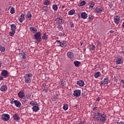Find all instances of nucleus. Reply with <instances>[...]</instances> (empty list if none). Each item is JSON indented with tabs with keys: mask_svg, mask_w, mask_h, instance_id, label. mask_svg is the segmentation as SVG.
Segmentation results:
<instances>
[{
	"mask_svg": "<svg viewBox=\"0 0 124 124\" xmlns=\"http://www.w3.org/2000/svg\"><path fill=\"white\" fill-rule=\"evenodd\" d=\"M1 119L4 122H7L10 119V115L7 114H3L1 116Z\"/></svg>",
	"mask_w": 124,
	"mask_h": 124,
	"instance_id": "20e7f679",
	"label": "nucleus"
},
{
	"mask_svg": "<svg viewBox=\"0 0 124 124\" xmlns=\"http://www.w3.org/2000/svg\"><path fill=\"white\" fill-rule=\"evenodd\" d=\"M90 50H93L94 49H95V46L94 45H90Z\"/></svg>",
	"mask_w": 124,
	"mask_h": 124,
	"instance_id": "ea45409f",
	"label": "nucleus"
},
{
	"mask_svg": "<svg viewBox=\"0 0 124 124\" xmlns=\"http://www.w3.org/2000/svg\"><path fill=\"white\" fill-rule=\"evenodd\" d=\"M96 43H97V46H100V47H101V43H100V42H99V41L97 40Z\"/></svg>",
	"mask_w": 124,
	"mask_h": 124,
	"instance_id": "a18cd8bd",
	"label": "nucleus"
},
{
	"mask_svg": "<svg viewBox=\"0 0 124 124\" xmlns=\"http://www.w3.org/2000/svg\"><path fill=\"white\" fill-rule=\"evenodd\" d=\"M101 75V74L99 72H97L94 74V77L95 78H98Z\"/></svg>",
	"mask_w": 124,
	"mask_h": 124,
	"instance_id": "393cba45",
	"label": "nucleus"
},
{
	"mask_svg": "<svg viewBox=\"0 0 124 124\" xmlns=\"http://www.w3.org/2000/svg\"><path fill=\"white\" fill-rule=\"evenodd\" d=\"M25 95V93L23 92H20L18 93V96H19L20 98H23L24 96Z\"/></svg>",
	"mask_w": 124,
	"mask_h": 124,
	"instance_id": "aec40b11",
	"label": "nucleus"
},
{
	"mask_svg": "<svg viewBox=\"0 0 124 124\" xmlns=\"http://www.w3.org/2000/svg\"><path fill=\"white\" fill-rule=\"evenodd\" d=\"M34 36L38 42H40L41 41V32H38L34 35Z\"/></svg>",
	"mask_w": 124,
	"mask_h": 124,
	"instance_id": "f03ea898",
	"label": "nucleus"
},
{
	"mask_svg": "<svg viewBox=\"0 0 124 124\" xmlns=\"http://www.w3.org/2000/svg\"><path fill=\"white\" fill-rule=\"evenodd\" d=\"M27 17L28 18H31V13L30 12L28 13Z\"/></svg>",
	"mask_w": 124,
	"mask_h": 124,
	"instance_id": "de8ad7c7",
	"label": "nucleus"
},
{
	"mask_svg": "<svg viewBox=\"0 0 124 124\" xmlns=\"http://www.w3.org/2000/svg\"><path fill=\"white\" fill-rule=\"evenodd\" d=\"M14 104L16 107H17L18 108H20V107L22 106V104H21V103H20L19 100H14Z\"/></svg>",
	"mask_w": 124,
	"mask_h": 124,
	"instance_id": "9d476101",
	"label": "nucleus"
},
{
	"mask_svg": "<svg viewBox=\"0 0 124 124\" xmlns=\"http://www.w3.org/2000/svg\"><path fill=\"white\" fill-rule=\"evenodd\" d=\"M65 7V6H64V5H63L62 6V9L64 8Z\"/></svg>",
	"mask_w": 124,
	"mask_h": 124,
	"instance_id": "338daca9",
	"label": "nucleus"
},
{
	"mask_svg": "<svg viewBox=\"0 0 124 124\" xmlns=\"http://www.w3.org/2000/svg\"><path fill=\"white\" fill-rule=\"evenodd\" d=\"M25 15H24V14H22L20 16V18H19V22L20 23H23V21H24V20L25 19Z\"/></svg>",
	"mask_w": 124,
	"mask_h": 124,
	"instance_id": "4be33fe9",
	"label": "nucleus"
},
{
	"mask_svg": "<svg viewBox=\"0 0 124 124\" xmlns=\"http://www.w3.org/2000/svg\"><path fill=\"white\" fill-rule=\"evenodd\" d=\"M100 112H97L95 113L93 115V119H95V121H99V119H100Z\"/></svg>",
	"mask_w": 124,
	"mask_h": 124,
	"instance_id": "0eeeda50",
	"label": "nucleus"
},
{
	"mask_svg": "<svg viewBox=\"0 0 124 124\" xmlns=\"http://www.w3.org/2000/svg\"><path fill=\"white\" fill-rule=\"evenodd\" d=\"M104 82H105V84H108V81H109V78H104Z\"/></svg>",
	"mask_w": 124,
	"mask_h": 124,
	"instance_id": "a19ab883",
	"label": "nucleus"
},
{
	"mask_svg": "<svg viewBox=\"0 0 124 124\" xmlns=\"http://www.w3.org/2000/svg\"><path fill=\"white\" fill-rule=\"evenodd\" d=\"M1 80H3V77H0V81H1Z\"/></svg>",
	"mask_w": 124,
	"mask_h": 124,
	"instance_id": "bf43d9fd",
	"label": "nucleus"
},
{
	"mask_svg": "<svg viewBox=\"0 0 124 124\" xmlns=\"http://www.w3.org/2000/svg\"><path fill=\"white\" fill-rule=\"evenodd\" d=\"M83 5H86V2L85 1V0L82 1L78 4V6H83Z\"/></svg>",
	"mask_w": 124,
	"mask_h": 124,
	"instance_id": "c85d7f7f",
	"label": "nucleus"
},
{
	"mask_svg": "<svg viewBox=\"0 0 124 124\" xmlns=\"http://www.w3.org/2000/svg\"><path fill=\"white\" fill-rule=\"evenodd\" d=\"M104 12V8L103 7L96 8L95 9V12L96 13H101V12Z\"/></svg>",
	"mask_w": 124,
	"mask_h": 124,
	"instance_id": "6e6552de",
	"label": "nucleus"
},
{
	"mask_svg": "<svg viewBox=\"0 0 124 124\" xmlns=\"http://www.w3.org/2000/svg\"><path fill=\"white\" fill-rule=\"evenodd\" d=\"M121 54H123L124 55V51H122L120 52Z\"/></svg>",
	"mask_w": 124,
	"mask_h": 124,
	"instance_id": "0e129e2a",
	"label": "nucleus"
},
{
	"mask_svg": "<svg viewBox=\"0 0 124 124\" xmlns=\"http://www.w3.org/2000/svg\"><path fill=\"white\" fill-rule=\"evenodd\" d=\"M78 124H86V123L85 121H83L78 123Z\"/></svg>",
	"mask_w": 124,
	"mask_h": 124,
	"instance_id": "603ef678",
	"label": "nucleus"
},
{
	"mask_svg": "<svg viewBox=\"0 0 124 124\" xmlns=\"http://www.w3.org/2000/svg\"><path fill=\"white\" fill-rule=\"evenodd\" d=\"M122 27H123V28H124V22L123 23Z\"/></svg>",
	"mask_w": 124,
	"mask_h": 124,
	"instance_id": "774afa93",
	"label": "nucleus"
},
{
	"mask_svg": "<svg viewBox=\"0 0 124 124\" xmlns=\"http://www.w3.org/2000/svg\"><path fill=\"white\" fill-rule=\"evenodd\" d=\"M77 85H79V87H84L85 85V83H84V81L82 80H80L78 81L77 82Z\"/></svg>",
	"mask_w": 124,
	"mask_h": 124,
	"instance_id": "9b49d317",
	"label": "nucleus"
},
{
	"mask_svg": "<svg viewBox=\"0 0 124 124\" xmlns=\"http://www.w3.org/2000/svg\"><path fill=\"white\" fill-rule=\"evenodd\" d=\"M77 105H75L73 107H75V108H77Z\"/></svg>",
	"mask_w": 124,
	"mask_h": 124,
	"instance_id": "69168bd1",
	"label": "nucleus"
},
{
	"mask_svg": "<svg viewBox=\"0 0 124 124\" xmlns=\"http://www.w3.org/2000/svg\"><path fill=\"white\" fill-rule=\"evenodd\" d=\"M43 39H48V35L45 33L42 37Z\"/></svg>",
	"mask_w": 124,
	"mask_h": 124,
	"instance_id": "7c9ffc66",
	"label": "nucleus"
},
{
	"mask_svg": "<svg viewBox=\"0 0 124 124\" xmlns=\"http://www.w3.org/2000/svg\"><path fill=\"white\" fill-rule=\"evenodd\" d=\"M44 92H45V93H47V92H48V88H47V87H45L44 89H43Z\"/></svg>",
	"mask_w": 124,
	"mask_h": 124,
	"instance_id": "3c124183",
	"label": "nucleus"
},
{
	"mask_svg": "<svg viewBox=\"0 0 124 124\" xmlns=\"http://www.w3.org/2000/svg\"><path fill=\"white\" fill-rule=\"evenodd\" d=\"M124 62V58L120 57L116 59V64H122Z\"/></svg>",
	"mask_w": 124,
	"mask_h": 124,
	"instance_id": "423d86ee",
	"label": "nucleus"
},
{
	"mask_svg": "<svg viewBox=\"0 0 124 124\" xmlns=\"http://www.w3.org/2000/svg\"><path fill=\"white\" fill-rule=\"evenodd\" d=\"M25 53H19V56L20 57V58H22V59H23V60H25V59H26V58H27V57H26L25 56Z\"/></svg>",
	"mask_w": 124,
	"mask_h": 124,
	"instance_id": "412c9836",
	"label": "nucleus"
},
{
	"mask_svg": "<svg viewBox=\"0 0 124 124\" xmlns=\"http://www.w3.org/2000/svg\"><path fill=\"white\" fill-rule=\"evenodd\" d=\"M1 75H2V76H4L5 77H6V76L8 75V71L5 70H3L1 73Z\"/></svg>",
	"mask_w": 124,
	"mask_h": 124,
	"instance_id": "f8f14e48",
	"label": "nucleus"
},
{
	"mask_svg": "<svg viewBox=\"0 0 124 124\" xmlns=\"http://www.w3.org/2000/svg\"><path fill=\"white\" fill-rule=\"evenodd\" d=\"M58 30H59L60 31H62L63 30V28H62V25H59L58 26Z\"/></svg>",
	"mask_w": 124,
	"mask_h": 124,
	"instance_id": "37998d69",
	"label": "nucleus"
},
{
	"mask_svg": "<svg viewBox=\"0 0 124 124\" xmlns=\"http://www.w3.org/2000/svg\"><path fill=\"white\" fill-rule=\"evenodd\" d=\"M81 18H82V19H87L88 17V15L87 14V13L83 12L81 13Z\"/></svg>",
	"mask_w": 124,
	"mask_h": 124,
	"instance_id": "dca6fc26",
	"label": "nucleus"
},
{
	"mask_svg": "<svg viewBox=\"0 0 124 124\" xmlns=\"http://www.w3.org/2000/svg\"><path fill=\"white\" fill-rule=\"evenodd\" d=\"M55 44L56 46H61V47H62V43L60 41H56Z\"/></svg>",
	"mask_w": 124,
	"mask_h": 124,
	"instance_id": "cd10ccee",
	"label": "nucleus"
},
{
	"mask_svg": "<svg viewBox=\"0 0 124 124\" xmlns=\"http://www.w3.org/2000/svg\"><path fill=\"white\" fill-rule=\"evenodd\" d=\"M52 8L53 9V10H58V6L56 4H54L52 6Z\"/></svg>",
	"mask_w": 124,
	"mask_h": 124,
	"instance_id": "4c0bfd02",
	"label": "nucleus"
},
{
	"mask_svg": "<svg viewBox=\"0 0 124 124\" xmlns=\"http://www.w3.org/2000/svg\"><path fill=\"white\" fill-rule=\"evenodd\" d=\"M15 32H16V31H14V30H12L11 31H10L9 34H10V36H13V35H14V34H15Z\"/></svg>",
	"mask_w": 124,
	"mask_h": 124,
	"instance_id": "2f4dec72",
	"label": "nucleus"
},
{
	"mask_svg": "<svg viewBox=\"0 0 124 124\" xmlns=\"http://www.w3.org/2000/svg\"><path fill=\"white\" fill-rule=\"evenodd\" d=\"M10 13L11 14H14L15 13V10L13 7L11 8Z\"/></svg>",
	"mask_w": 124,
	"mask_h": 124,
	"instance_id": "e433bc0d",
	"label": "nucleus"
},
{
	"mask_svg": "<svg viewBox=\"0 0 124 124\" xmlns=\"http://www.w3.org/2000/svg\"><path fill=\"white\" fill-rule=\"evenodd\" d=\"M73 95L76 97H79L81 95V90H76L74 91Z\"/></svg>",
	"mask_w": 124,
	"mask_h": 124,
	"instance_id": "39448f33",
	"label": "nucleus"
},
{
	"mask_svg": "<svg viewBox=\"0 0 124 124\" xmlns=\"http://www.w3.org/2000/svg\"><path fill=\"white\" fill-rule=\"evenodd\" d=\"M67 55L69 59H72V58L74 57V54H73V52L70 51L67 52Z\"/></svg>",
	"mask_w": 124,
	"mask_h": 124,
	"instance_id": "ddd939ff",
	"label": "nucleus"
},
{
	"mask_svg": "<svg viewBox=\"0 0 124 124\" xmlns=\"http://www.w3.org/2000/svg\"><path fill=\"white\" fill-rule=\"evenodd\" d=\"M93 111H95V110H97V107H95L93 108Z\"/></svg>",
	"mask_w": 124,
	"mask_h": 124,
	"instance_id": "6e6d98bb",
	"label": "nucleus"
},
{
	"mask_svg": "<svg viewBox=\"0 0 124 124\" xmlns=\"http://www.w3.org/2000/svg\"><path fill=\"white\" fill-rule=\"evenodd\" d=\"M95 5V3L93 1H90V5L89 6V9H93V6Z\"/></svg>",
	"mask_w": 124,
	"mask_h": 124,
	"instance_id": "6ab92c4d",
	"label": "nucleus"
},
{
	"mask_svg": "<svg viewBox=\"0 0 124 124\" xmlns=\"http://www.w3.org/2000/svg\"><path fill=\"white\" fill-rule=\"evenodd\" d=\"M60 35H62V36H64V34L62 33H60Z\"/></svg>",
	"mask_w": 124,
	"mask_h": 124,
	"instance_id": "13d9d810",
	"label": "nucleus"
},
{
	"mask_svg": "<svg viewBox=\"0 0 124 124\" xmlns=\"http://www.w3.org/2000/svg\"><path fill=\"white\" fill-rule=\"evenodd\" d=\"M63 109L65 110V111L67 110V109H68V105L67 104L64 105L63 107Z\"/></svg>",
	"mask_w": 124,
	"mask_h": 124,
	"instance_id": "c9c22d12",
	"label": "nucleus"
},
{
	"mask_svg": "<svg viewBox=\"0 0 124 124\" xmlns=\"http://www.w3.org/2000/svg\"><path fill=\"white\" fill-rule=\"evenodd\" d=\"M25 83H31V78H28V77H25Z\"/></svg>",
	"mask_w": 124,
	"mask_h": 124,
	"instance_id": "a878e982",
	"label": "nucleus"
},
{
	"mask_svg": "<svg viewBox=\"0 0 124 124\" xmlns=\"http://www.w3.org/2000/svg\"><path fill=\"white\" fill-rule=\"evenodd\" d=\"M55 23L56 25H62L63 24V19L61 17H57L55 20Z\"/></svg>",
	"mask_w": 124,
	"mask_h": 124,
	"instance_id": "7ed1b4c3",
	"label": "nucleus"
},
{
	"mask_svg": "<svg viewBox=\"0 0 124 124\" xmlns=\"http://www.w3.org/2000/svg\"><path fill=\"white\" fill-rule=\"evenodd\" d=\"M74 63L75 64V66H76V67H79V65L81 64V62L78 61H75L74 62Z\"/></svg>",
	"mask_w": 124,
	"mask_h": 124,
	"instance_id": "f3484780",
	"label": "nucleus"
},
{
	"mask_svg": "<svg viewBox=\"0 0 124 124\" xmlns=\"http://www.w3.org/2000/svg\"><path fill=\"white\" fill-rule=\"evenodd\" d=\"M0 50L1 52H4L5 51V48L0 46Z\"/></svg>",
	"mask_w": 124,
	"mask_h": 124,
	"instance_id": "79ce46f5",
	"label": "nucleus"
},
{
	"mask_svg": "<svg viewBox=\"0 0 124 124\" xmlns=\"http://www.w3.org/2000/svg\"><path fill=\"white\" fill-rule=\"evenodd\" d=\"M74 13H75V10L73 9L68 12V15H74Z\"/></svg>",
	"mask_w": 124,
	"mask_h": 124,
	"instance_id": "bb28decb",
	"label": "nucleus"
},
{
	"mask_svg": "<svg viewBox=\"0 0 124 124\" xmlns=\"http://www.w3.org/2000/svg\"><path fill=\"white\" fill-rule=\"evenodd\" d=\"M0 90L1 92H5V91H7V86L2 85L1 86Z\"/></svg>",
	"mask_w": 124,
	"mask_h": 124,
	"instance_id": "2eb2a0df",
	"label": "nucleus"
},
{
	"mask_svg": "<svg viewBox=\"0 0 124 124\" xmlns=\"http://www.w3.org/2000/svg\"><path fill=\"white\" fill-rule=\"evenodd\" d=\"M101 85H105V82L104 81V80H103L101 82Z\"/></svg>",
	"mask_w": 124,
	"mask_h": 124,
	"instance_id": "864d4df0",
	"label": "nucleus"
},
{
	"mask_svg": "<svg viewBox=\"0 0 124 124\" xmlns=\"http://www.w3.org/2000/svg\"><path fill=\"white\" fill-rule=\"evenodd\" d=\"M30 105H31L32 106H33V105H35V103L32 101L30 103Z\"/></svg>",
	"mask_w": 124,
	"mask_h": 124,
	"instance_id": "09e8293b",
	"label": "nucleus"
},
{
	"mask_svg": "<svg viewBox=\"0 0 124 124\" xmlns=\"http://www.w3.org/2000/svg\"><path fill=\"white\" fill-rule=\"evenodd\" d=\"M43 11H45V12H47V11L49 10V8H48L47 6H45L43 7Z\"/></svg>",
	"mask_w": 124,
	"mask_h": 124,
	"instance_id": "c756f323",
	"label": "nucleus"
},
{
	"mask_svg": "<svg viewBox=\"0 0 124 124\" xmlns=\"http://www.w3.org/2000/svg\"><path fill=\"white\" fill-rule=\"evenodd\" d=\"M120 20L121 19H120V16H116L114 17V21L115 23V24H119L120 23Z\"/></svg>",
	"mask_w": 124,
	"mask_h": 124,
	"instance_id": "1a4fd4ad",
	"label": "nucleus"
},
{
	"mask_svg": "<svg viewBox=\"0 0 124 124\" xmlns=\"http://www.w3.org/2000/svg\"><path fill=\"white\" fill-rule=\"evenodd\" d=\"M115 124H124V123L121 121L120 122H115Z\"/></svg>",
	"mask_w": 124,
	"mask_h": 124,
	"instance_id": "8fccbe9b",
	"label": "nucleus"
},
{
	"mask_svg": "<svg viewBox=\"0 0 124 124\" xmlns=\"http://www.w3.org/2000/svg\"><path fill=\"white\" fill-rule=\"evenodd\" d=\"M61 85H62V87H65V86H66L65 81L62 80L61 81Z\"/></svg>",
	"mask_w": 124,
	"mask_h": 124,
	"instance_id": "72a5a7b5",
	"label": "nucleus"
},
{
	"mask_svg": "<svg viewBox=\"0 0 124 124\" xmlns=\"http://www.w3.org/2000/svg\"><path fill=\"white\" fill-rule=\"evenodd\" d=\"M25 77H28V78H31L32 77V74L29 73L25 75Z\"/></svg>",
	"mask_w": 124,
	"mask_h": 124,
	"instance_id": "58836bf2",
	"label": "nucleus"
},
{
	"mask_svg": "<svg viewBox=\"0 0 124 124\" xmlns=\"http://www.w3.org/2000/svg\"><path fill=\"white\" fill-rule=\"evenodd\" d=\"M81 94L83 96H85V92L82 93Z\"/></svg>",
	"mask_w": 124,
	"mask_h": 124,
	"instance_id": "e2e57ef3",
	"label": "nucleus"
},
{
	"mask_svg": "<svg viewBox=\"0 0 124 124\" xmlns=\"http://www.w3.org/2000/svg\"><path fill=\"white\" fill-rule=\"evenodd\" d=\"M100 118L99 121H100L101 123H104L106 121V118H107V116H106V114H105V113H100Z\"/></svg>",
	"mask_w": 124,
	"mask_h": 124,
	"instance_id": "f257e3e1",
	"label": "nucleus"
},
{
	"mask_svg": "<svg viewBox=\"0 0 124 124\" xmlns=\"http://www.w3.org/2000/svg\"><path fill=\"white\" fill-rule=\"evenodd\" d=\"M49 3H50V0H45L44 2V4H45V5H49Z\"/></svg>",
	"mask_w": 124,
	"mask_h": 124,
	"instance_id": "473e14b6",
	"label": "nucleus"
},
{
	"mask_svg": "<svg viewBox=\"0 0 124 124\" xmlns=\"http://www.w3.org/2000/svg\"><path fill=\"white\" fill-rule=\"evenodd\" d=\"M30 30L31 32L33 33H35L36 32H37V29L36 28H34V27H30Z\"/></svg>",
	"mask_w": 124,
	"mask_h": 124,
	"instance_id": "4468645a",
	"label": "nucleus"
},
{
	"mask_svg": "<svg viewBox=\"0 0 124 124\" xmlns=\"http://www.w3.org/2000/svg\"><path fill=\"white\" fill-rule=\"evenodd\" d=\"M70 26L71 28H74V23H73V22L70 21Z\"/></svg>",
	"mask_w": 124,
	"mask_h": 124,
	"instance_id": "c03bdc74",
	"label": "nucleus"
},
{
	"mask_svg": "<svg viewBox=\"0 0 124 124\" xmlns=\"http://www.w3.org/2000/svg\"><path fill=\"white\" fill-rule=\"evenodd\" d=\"M114 31L111 30V31H109L110 33H114Z\"/></svg>",
	"mask_w": 124,
	"mask_h": 124,
	"instance_id": "4d7b16f0",
	"label": "nucleus"
},
{
	"mask_svg": "<svg viewBox=\"0 0 124 124\" xmlns=\"http://www.w3.org/2000/svg\"><path fill=\"white\" fill-rule=\"evenodd\" d=\"M88 18L89 19V20H93V16L92 15H89V17H88Z\"/></svg>",
	"mask_w": 124,
	"mask_h": 124,
	"instance_id": "49530a36",
	"label": "nucleus"
},
{
	"mask_svg": "<svg viewBox=\"0 0 124 124\" xmlns=\"http://www.w3.org/2000/svg\"><path fill=\"white\" fill-rule=\"evenodd\" d=\"M13 118L14 121H19V120H20V117L18 116V115H17V114H14Z\"/></svg>",
	"mask_w": 124,
	"mask_h": 124,
	"instance_id": "a211bd4d",
	"label": "nucleus"
},
{
	"mask_svg": "<svg viewBox=\"0 0 124 124\" xmlns=\"http://www.w3.org/2000/svg\"><path fill=\"white\" fill-rule=\"evenodd\" d=\"M32 110L33 112H37L38 110H39V107L35 106L32 107Z\"/></svg>",
	"mask_w": 124,
	"mask_h": 124,
	"instance_id": "5701e85b",
	"label": "nucleus"
},
{
	"mask_svg": "<svg viewBox=\"0 0 124 124\" xmlns=\"http://www.w3.org/2000/svg\"><path fill=\"white\" fill-rule=\"evenodd\" d=\"M10 103L11 104H13V103H14V101H11Z\"/></svg>",
	"mask_w": 124,
	"mask_h": 124,
	"instance_id": "680f3d73",
	"label": "nucleus"
},
{
	"mask_svg": "<svg viewBox=\"0 0 124 124\" xmlns=\"http://www.w3.org/2000/svg\"><path fill=\"white\" fill-rule=\"evenodd\" d=\"M99 100H100V99H99V97H98L96 98V101H99Z\"/></svg>",
	"mask_w": 124,
	"mask_h": 124,
	"instance_id": "052dcab7",
	"label": "nucleus"
},
{
	"mask_svg": "<svg viewBox=\"0 0 124 124\" xmlns=\"http://www.w3.org/2000/svg\"><path fill=\"white\" fill-rule=\"evenodd\" d=\"M17 29V27L15 25V24H12L11 26V31H15Z\"/></svg>",
	"mask_w": 124,
	"mask_h": 124,
	"instance_id": "b1692460",
	"label": "nucleus"
},
{
	"mask_svg": "<svg viewBox=\"0 0 124 124\" xmlns=\"http://www.w3.org/2000/svg\"><path fill=\"white\" fill-rule=\"evenodd\" d=\"M26 97H27V98H28L29 99V98H30V97H31V95L30 94L27 95Z\"/></svg>",
	"mask_w": 124,
	"mask_h": 124,
	"instance_id": "5fc2aeb1",
	"label": "nucleus"
},
{
	"mask_svg": "<svg viewBox=\"0 0 124 124\" xmlns=\"http://www.w3.org/2000/svg\"><path fill=\"white\" fill-rule=\"evenodd\" d=\"M67 45V43L66 42H63L61 43V47H65Z\"/></svg>",
	"mask_w": 124,
	"mask_h": 124,
	"instance_id": "f704fd0d",
	"label": "nucleus"
}]
</instances>
